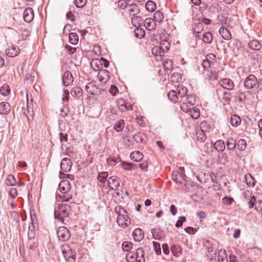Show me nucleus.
Here are the masks:
<instances>
[{
	"label": "nucleus",
	"mask_w": 262,
	"mask_h": 262,
	"mask_svg": "<svg viewBox=\"0 0 262 262\" xmlns=\"http://www.w3.org/2000/svg\"><path fill=\"white\" fill-rule=\"evenodd\" d=\"M71 211V206L67 204H60L58 208L54 211L55 219H58L62 222L64 221V217H68Z\"/></svg>",
	"instance_id": "f03ea898"
},
{
	"label": "nucleus",
	"mask_w": 262,
	"mask_h": 262,
	"mask_svg": "<svg viewBox=\"0 0 262 262\" xmlns=\"http://www.w3.org/2000/svg\"><path fill=\"white\" fill-rule=\"evenodd\" d=\"M34 76L33 73L26 74L25 79L28 83L32 84L34 81Z\"/></svg>",
	"instance_id": "09e8293b"
},
{
	"label": "nucleus",
	"mask_w": 262,
	"mask_h": 262,
	"mask_svg": "<svg viewBox=\"0 0 262 262\" xmlns=\"http://www.w3.org/2000/svg\"><path fill=\"white\" fill-rule=\"evenodd\" d=\"M171 251L174 256L178 257L182 253V248L179 246L173 245L171 247Z\"/></svg>",
	"instance_id": "cd10ccee"
},
{
	"label": "nucleus",
	"mask_w": 262,
	"mask_h": 262,
	"mask_svg": "<svg viewBox=\"0 0 262 262\" xmlns=\"http://www.w3.org/2000/svg\"><path fill=\"white\" fill-rule=\"evenodd\" d=\"M124 127V121L123 120H119L117 121L114 125V128L117 132H119L122 130Z\"/></svg>",
	"instance_id": "c756f323"
},
{
	"label": "nucleus",
	"mask_w": 262,
	"mask_h": 262,
	"mask_svg": "<svg viewBox=\"0 0 262 262\" xmlns=\"http://www.w3.org/2000/svg\"><path fill=\"white\" fill-rule=\"evenodd\" d=\"M178 95L181 97L186 96L187 94L188 90L187 88L182 85H180L178 86Z\"/></svg>",
	"instance_id": "2f4dec72"
},
{
	"label": "nucleus",
	"mask_w": 262,
	"mask_h": 262,
	"mask_svg": "<svg viewBox=\"0 0 262 262\" xmlns=\"http://www.w3.org/2000/svg\"><path fill=\"white\" fill-rule=\"evenodd\" d=\"M85 90L92 95H99L101 93L100 89L93 83L89 82L85 85Z\"/></svg>",
	"instance_id": "6e6552de"
},
{
	"label": "nucleus",
	"mask_w": 262,
	"mask_h": 262,
	"mask_svg": "<svg viewBox=\"0 0 262 262\" xmlns=\"http://www.w3.org/2000/svg\"><path fill=\"white\" fill-rule=\"evenodd\" d=\"M121 105L124 106V108H121V112H124L126 110H132L133 105L128 104L125 100H122V104H120Z\"/></svg>",
	"instance_id": "3c124183"
},
{
	"label": "nucleus",
	"mask_w": 262,
	"mask_h": 262,
	"mask_svg": "<svg viewBox=\"0 0 262 262\" xmlns=\"http://www.w3.org/2000/svg\"><path fill=\"white\" fill-rule=\"evenodd\" d=\"M20 52L19 47L16 45H11L6 50V53L7 56L11 57H15Z\"/></svg>",
	"instance_id": "0eeeda50"
},
{
	"label": "nucleus",
	"mask_w": 262,
	"mask_h": 262,
	"mask_svg": "<svg viewBox=\"0 0 262 262\" xmlns=\"http://www.w3.org/2000/svg\"><path fill=\"white\" fill-rule=\"evenodd\" d=\"M11 89L9 86L7 84H4L0 89V93L3 96H7L10 92Z\"/></svg>",
	"instance_id": "58836bf2"
},
{
	"label": "nucleus",
	"mask_w": 262,
	"mask_h": 262,
	"mask_svg": "<svg viewBox=\"0 0 262 262\" xmlns=\"http://www.w3.org/2000/svg\"><path fill=\"white\" fill-rule=\"evenodd\" d=\"M86 0H75V6L77 8H82L86 4Z\"/></svg>",
	"instance_id": "5fc2aeb1"
},
{
	"label": "nucleus",
	"mask_w": 262,
	"mask_h": 262,
	"mask_svg": "<svg viewBox=\"0 0 262 262\" xmlns=\"http://www.w3.org/2000/svg\"><path fill=\"white\" fill-rule=\"evenodd\" d=\"M195 136L196 137V140L198 141H200V142H204L206 139V137L204 130H197L195 133Z\"/></svg>",
	"instance_id": "393cba45"
},
{
	"label": "nucleus",
	"mask_w": 262,
	"mask_h": 262,
	"mask_svg": "<svg viewBox=\"0 0 262 262\" xmlns=\"http://www.w3.org/2000/svg\"><path fill=\"white\" fill-rule=\"evenodd\" d=\"M135 35L137 38H142L145 35V31L140 28H137L134 30Z\"/></svg>",
	"instance_id": "ea45409f"
},
{
	"label": "nucleus",
	"mask_w": 262,
	"mask_h": 262,
	"mask_svg": "<svg viewBox=\"0 0 262 262\" xmlns=\"http://www.w3.org/2000/svg\"><path fill=\"white\" fill-rule=\"evenodd\" d=\"M72 162L70 159L63 158L60 163V168L64 172H67L70 171L72 167Z\"/></svg>",
	"instance_id": "1a4fd4ad"
},
{
	"label": "nucleus",
	"mask_w": 262,
	"mask_h": 262,
	"mask_svg": "<svg viewBox=\"0 0 262 262\" xmlns=\"http://www.w3.org/2000/svg\"><path fill=\"white\" fill-rule=\"evenodd\" d=\"M230 122L233 126H237L241 123V118L237 115H232L231 116Z\"/></svg>",
	"instance_id": "4be33fe9"
},
{
	"label": "nucleus",
	"mask_w": 262,
	"mask_h": 262,
	"mask_svg": "<svg viewBox=\"0 0 262 262\" xmlns=\"http://www.w3.org/2000/svg\"><path fill=\"white\" fill-rule=\"evenodd\" d=\"M71 95L73 97H80L82 94V91L79 87H75L71 91Z\"/></svg>",
	"instance_id": "e433bc0d"
},
{
	"label": "nucleus",
	"mask_w": 262,
	"mask_h": 262,
	"mask_svg": "<svg viewBox=\"0 0 262 262\" xmlns=\"http://www.w3.org/2000/svg\"><path fill=\"white\" fill-rule=\"evenodd\" d=\"M144 26L148 30H154L156 28V20L151 18H146L144 20Z\"/></svg>",
	"instance_id": "4468645a"
},
{
	"label": "nucleus",
	"mask_w": 262,
	"mask_h": 262,
	"mask_svg": "<svg viewBox=\"0 0 262 262\" xmlns=\"http://www.w3.org/2000/svg\"><path fill=\"white\" fill-rule=\"evenodd\" d=\"M130 157L132 160L136 162H139L143 158L142 154L138 151L132 152Z\"/></svg>",
	"instance_id": "a878e982"
},
{
	"label": "nucleus",
	"mask_w": 262,
	"mask_h": 262,
	"mask_svg": "<svg viewBox=\"0 0 262 262\" xmlns=\"http://www.w3.org/2000/svg\"><path fill=\"white\" fill-rule=\"evenodd\" d=\"M62 253L65 259L69 258V257H71V256H75L74 253L69 246L63 247L62 248Z\"/></svg>",
	"instance_id": "f3484780"
},
{
	"label": "nucleus",
	"mask_w": 262,
	"mask_h": 262,
	"mask_svg": "<svg viewBox=\"0 0 262 262\" xmlns=\"http://www.w3.org/2000/svg\"><path fill=\"white\" fill-rule=\"evenodd\" d=\"M186 217L185 216H182L179 217V219L177 221V223H176V227L177 228L180 227L183 222L186 221Z\"/></svg>",
	"instance_id": "680f3d73"
},
{
	"label": "nucleus",
	"mask_w": 262,
	"mask_h": 262,
	"mask_svg": "<svg viewBox=\"0 0 262 262\" xmlns=\"http://www.w3.org/2000/svg\"><path fill=\"white\" fill-rule=\"evenodd\" d=\"M34 18V12L32 9L28 8L24 12V20L27 23L31 22Z\"/></svg>",
	"instance_id": "ddd939ff"
},
{
	"label": "nucleus",
	"mask_w": 262,
	"mask_h": 262,
	"mask_svg": "<svg viewBox=\"0 0 262 262\" xmlns=\"http://www.w3.org/2000/svg\"><path fill=\"white\" fill-rule=\"evenodd\" d=\"M27 247L31 249H34L35 246V241L34 237H29L27 244Z\"/></svg>",
	"instance_id": "603ef678"
},
{
	"label": "nucleus",
	"mask_w": 262,
	"mask_h": 262,
	"mask_svg": "<svg viewBox=\"0 0 262 262\" xmlns=\"http://www.w3.org/2000/svg\"><path fill=\"white\" fill-rule=\"evenodd\" d=\"M115 212L118 214L117 222L119 226L125 228L130 225V220L128 219L127 211L125 209L118 206L115 208Z\"/></svg>",
	"instance_id": "f257e3e1"
},
{
	"label": "nucleus",
	"mask_w": 262,
	"mask_h": 262,
	"mask_svg": "<svg viewBox=\"0 0 262 262\" xmlns=\"http://www.w3.org/2000/svg\"><path fill=\"white\" fill-rule=\"evenodd\" d=\"M233 201H234V200L233 198H230V197H227V196H225L222 199L223 203L224 204L227 205H229L231 204L232 203V202H233Z\"/></svg>",
	"instance_id": "13d9d810"
},
{
	"label": "nucleus",
	"mask_w": 262,
	"mask_h": 262,
	"mask_svg": "<svg viewBox=\"0 0 262 262\" xmlns=\"http://www.w3.org/2000/svg\"><path fill=\"white\" fill-rule=\"evenodd\" d=\"M122 167L125 170H130L132 169V164L129 163L123 162L122 163Z\"/></svg>",
	"instance_id": "69168bd1"
},
{
	"label": "nucleus",
	"mask_w": 262,
	"mask_h": 262,
	"mask_svg": "<svg viewBox=\"0 0 262 262\" xmlns=\"http://www.w3.org/2000/svg\"><path fill=\"white\" fill-rule=\"evenodd\" d=\"M128 10L130 15L133 16L137 15L140 13V10L138 6L135 4H132L128 6Z\"/></svg>",
	"instance_id": "412c9836"
},
{
	"label": "nucleus",
	"mask_w": 262,
	"mask_h": 262,
	"mask_svg": "<svg viewBox=\"0 0 262 262\" xmlns=\"http://www.w3.org/2000/svg\"><path fill=\"white\" fill-rule=\"evenodd\" d=\"M6 183L8 186L15 185L16 184V180L14 176L12 174L8 175L6 180Z\"/></svg>",
	"instance_id": "72a5a7b5"
},
{
	"label": "nucleus",
	"mask_w": 262,
	"mask_h": 262,
	"mask_svg": "<svg viewBox=\"0 0 262 262\" xmlns=\"http://www.w3.org/2000/svg\"><path fill=\"white\" fill-rule=\"evenodd\" d=\"M236 146L239 150L244 151L247 146L246 141L244 139H240L236 143Z\"/></svg>",
	"instance_id": "a19ab883"
},
{
	"label": "nucleus",
	"mask_w": 262,
	"mask_h": 262,
	"mask_svg": "<svg viewBox=\"0 0 262 262\" xmlns=\"http://www.w3.org/2000/svg\"><path fill=\"white\" fill-rule=\"evenodd\" d=\"M59 189L62 193H67L71 189V184L67 180H62L59 184Z\"/></svg>",
	"instance_id": "9d476101"
},
{
	"label": "nucleus",
	"mask_w": 262,
	"mask_h": 262,
	"mask_svg": "<svg viewBox=\"0 0 262 262\" xmlns=\"http://www.w3.org/2000/svg\"><path fill=\"white\" fill-rule=\"evenodd\" d=\"M255 209L258 211H262V200L256 202L255 203Z\"/></svg>",
	"instance_id": "e2e57ef3"
},
{
	"label": "nucleus",
	"mask_w": 262,
	"mask_h": 262,
	"mask_svg": "<svg viewBox=\"0 0 262 262\" xmlns=\"http://www.w3.org/2000/svg\"><path fill=\"white\" fill-rule=\"evenodd\" d=\"M219 162L221 164H224L227 161L228 157L225 154H222L219 156Z\"/></svg>",
	"instance_id": "bf43d9fd"
},
{
	"label": "nucleus",
	"mask_w": 262,
	"mask_h": 262,
	"mask_svg": "<svg viewBox=\"0 0 262 262\" xmlns=\"http://www.w3.org/2000/svg\"><path fill=\"white\" fill-rule=\"evenodd\" d=\"M236 95L238 97V100L240 102H244L246 99V96L244 92H238L236 93Z\"/></svg>",
	"instance_id": "052dcab7"
},
{
	"label": "nucleus",
	"mask_w": 262,
	"mask_h": 262,
	"mask_svg": "<svg viewBox=\"0 0 262 262\" xmlns=\"http://www.w3.org/2000/svg\"><path fill=\"white\" fill-rule=\"evenodd\" d=\"M167 96L168 98L173 102H177L178 99V95L177 94V92L174 90L170 91Z\"/></svg>",
	"instance_id": "4c0bfd02"
},
{
	"label": "nucleus",
	"mask_w": 262,
	"mask_h": 262,
	"mask_svg": "<svg viewBox=\"0 0 262 262\" xmlns=\"http://www.w3.org/2000/svg\"><path fill=\"white\" fill-rule=\"evenodd\" d=\"M65 49L67 50V51L70 54L75 53L77 50L76 48L72 47L68 45L65 46Z\"/></svg>",
	"instance_id": "0e129e2a"
},
{
	"label": "nucleus",
	"mask_w": 262,
	"mask_h": 262,
	"mask_svg": "<svg viewBox=\"0 0 262 262\" xmlns=\"http://www.w3.org/2000/svg\"><path fill=\"white\" fill-rule=\"evenodd\" d=\"M201 129L204 130V132H208L211 128V125L207 121H204L201 123Z\"/></svg>",
	"instance_id": "8fccbe9b"
},
{
	"label": "nucleus",
	"mask_w": 262,
	"mask_h": 262,
	"mask_svg": "<svg viewBox=\"0 0 262 262\" xmlns=\"http://www.w3.org/2000/svg\"><path fill=\"white\" fill-rule=\"evenodd\" d=\"M152 53L156 56H162L163 55L164 51L161 50L160 47H155L151 50Z\"/></svg>",
	"instance_id": "37998d69"
},
{
	"label": "nucleus",
	"mask_w": 262,
	"mask_h": 262,
	"mask_svg": "<svg viewBox=\"0 0 262 262\" xmlns=\"http://www.w3.org/2000/svg\"><path fill=\"white\" fill-rule=\"evenodd\" d=\"M133 236L135 241L140 242L144 237V232L142 229L137 228L133 231Z\"/></svg>",
	"instance_id": "dca6fc26"
},
{
	"label": "nucleus",
	"mask_w": 262,
	"mask_h": 262,
	"mask_svg": "<svg viewBox=\"0 0 262 262\" xmlns=\"http://www.w3.org/2000/svg\"><path fill=\"white\" fill-rule=\"evenodd\" d=\"M152 243L155 252L158 255L161 254V250L160 247V244L156 242H153Z\"/></svg>",
	"instance_id": "4d7b16f0"
},
{
	"label": "nucleus",
	"mask_w": 262,
	"mask_h": 262,
	"mask_svg": "<svg viewBox=\"0 0 262 262\" xmlns=\"http://www.w3.org/2000/svg\"><path fill=\"white\" fill-rule=\"evenodd\" d=\"M257 78L253 74L248 75L244 81V86L247 90H251L257 87Z\"/></svg>",
	"instance_id": "20e7f679"
},
{
	"label": "nucleus",
	"mask_w": 262,
	"mask_h": 262,
	"mask_svg": "<svg viewBox=\"0 0 262 262\" xmlns=\"http://www.w3.org/2000/svg\"><path fill=\"white\" fill-rule=\"evenodd\" d=\"M9 194L12 198L15 199L18 195L17 190L14 188H11L9 190Z\"/></svg>",
	"instance_id": "6e6d98bb"
},
{
	"label": "nucleus",
	"mask_w": 262,
	"mask_h": 262,
	"mask_svg": "<svg viewBox=\"0 0 262 262\" xmlns=\"http://www.w3.org/2000/svg\"><path fill=\"white\" fill-rule=\"evenodd\" d=\"M11 111V106L8 102H3L0 103V114L7 115Z\"/></svg>",
	"instance_id": "2eb2a0df"
},
{
	"label": "nucleus",
	"mask_w": 262,
	"mask_h": 262,
	"mask_svg": "<svg viewBox=\"0 0 262 262\" xmlns=\"http://www.w3.org/2000/svg\"><path fill=\"white\" fill-rule=\"evenodd\" d=\"M163 66L166 70L170 71L172 69L173 62L171 59H167L163 62Z\"/></svg>",
	"instance_id": "c03bdc74"
},
{
	"label": "nucleus",
	"mask_w": 262,
	"mask_h": 262,
	"mask_svg": "<svg viewBox=\"0 0 262 262\" xmlns=\"http://www.w3.org/2000/svg\"><path fill=\"white\" fill-rule=\"evenodd\" d=\"M219 33L224 39L229 40L231 38L230 32L226 28L221 27L219 30Z\"/></svg>",
	"instance_id": "6ab92c4d"
},
{
	"label": "nucleus",
	"mask_w": 262,
	"mask_h": 262,
	"mask_svg": "<svg viewBox=\"0 0 262 262\" xmlns=\"http://www.w3.org/2000/svg\"><path fill=\"white\" fill-rule=\"evenodd\" d=\"M135 259L137 262H145L144 251L142 248H139L136 250Z\"/></svg>",
	"instance_id": "a211bd4d"
},
{
	"label": "nucleus",
	"mask_w": 262,
	"mask_h": 262,
	"mask_svg": "<svg viewBox=\"0 0 262 262\" xmlns=\"http://www.w3.org/2000/svg\"><path fill=\"white\" fill-rule=\"evenodd\" d=\"M110 92L113 96H115L118 92V88L116 86L112 85L110 89Z\"/></svg>",
	"instance_id": "774afa93"
},
{
	"label": "nucleus",
	"mask_w": 262,
	"mask_h": 262,
	"mask_svg": "<svg viewBox=\"0 0 262 262\" xmlns=\"http://www.w3.org/2000/svg\"><path fill=\"white\" fill-rule=\"evenodd\" d=\"M218 260L219 262H228L226 250H220L218 253Z\"/></svg>",
	"instance_id": "c85d7f7f"
},
{
	"label": "nucleus",
	"mask_w": 262,
	"mask_h": 262,
	"mask_svg": "<svg viewBox=\"0 0 262 262\" xmlns=\"http://www.w3.org/2000/svg\"><path fill=\"white\" fill-rule=\"evenodd\" d=\"M213 39L212 34L210 32H206L203 34V40L205 43H210Z\"/></svg>",
	"instance_id": "c9c22d12"
},
{
	"label": "nucleus",
	"mask_w": 262,
	"mask_h": 262,
	"mask_svg": "<svg viewBox=\"0 0 262 262\" xmlns=\"http://www.w3.org/2000/svg\"><path fill=\"white\" fill-rule=\"evenodd\" d=\"M154 18L156 21L161 23L164 18V15L160 11H157L154 14Z\"/></svg>",
	"instance_id": "f704fd0d"
},
{
	"label": "nucleus",
	"mask_w": 262,
	"mask_h": 262,
	"mask_svg": "<svg viewBox=\"0 0 262 262\" xmlns=\"http://www.w3.org/2000/svg\"><path fill=\"white\" fill-rule=\"evenodd\" d=\"M108 177V172L106 171H103L99 172L97 177L98 181L101 183H104L105 182L106 180Z\"/></svg>",
	"instance_id": "473e14b6"
},
{
	"label": "nucleus",
	"mask_w": 262,
	"mask_h": 262,
	"mask_svg": "<svg viewBox=\"0 0 262 262\" xmlns=\"http://www.w3.org/2000/svg\"><path fill=\"white\" fill-rule=\"evenodd\" d=\"M204 29V26L202 23H198L195 24V27L193 28L195 33H199L201 32Z\"/></svg>",
	"instance_id": "de8ad7c7"
},
{
	"label": "nucleus",
	"mask_w": 262,
	"mask_h": 262,
	"mask_svg": "<svg viewBox=\"0 0 262 262\" xmlns=\"http://www.w3.org/2000/svg\"><path fill=\"white\" fill-rule=\"evenodd\" d=\"M170 47V44L166 41L162 43L160 45V48L161 50L164 51V53L167 52L169 49Z\"/></svg>",
	"instance_id": "864d4df0"
},
{
	"label": "nucleus",
	"mask_w": 262,
	"mask_h": 262,
	"mask_svg": "<svg viewBox=\"0 0 262 262\" xmlns=\"http://www.w3.org/2000/svg\"><path fill=\"white\" fill-rule=\"evenodd\" d=\"M145 7L148 11L153 12L156 9V6L154 2L148 1L146 3Z\"/></svg>",
	"instance_id": "79ce46f5"
},
{
	"label": "nucleus",
	"mask_w": 262,
	"mask_h": 262,
	"mask_svg": "<svg viewBox=\"0 0 262 262\" xmlns=\"http://www.w3.org/2000/svg\"><path fill=\"white\" fill-rule=\"evenodd\" d=\"M74 79L71 72L69 71H66L62 77V82L64 86H68L73 83Z\"/></svg>",
	"instance_id": "9b49d317"
},
{
	"label": "nucleus",
	"mask_w": 262,
	"mask_h": 262,
	"mask_svg": "<svg viewBox=\"0 0 262 262\" xmlns=\"http://www.w3.org/2000/svg\"><path fill=\"white\" fill-rule=\"evenodd\" d=\"M236 141L233 138H228L226 140L227 148L228 150H234L236 147Z\"/></svg>",
	"instance_id": "bb28decb"
},
{
	"label": "nucleus",
	"mask_w": 262,
	"mask_h": 262,
	"mask_svg": "<svg viewBox=\"0 0 262 262\" xmlns=\"http://www.w3.org/2000/svg\"><path fill=\"white\" fill-rule=\"evenodd\" d=\"M69 39L70 42L72 45H76L78 42V36L76 33H70Z\"/></svg>",
	"instance_id": "7c9ffc66"
},
{
	"label": "nucleus",
	"mask_w": 262,
	"mask_h": 262,
	"mask_svg": "<svg viewBox=\"0 0 262 262\" xmlns=\"http://www.w3.org/2000/svg\"><path fill=\"white\" fill-rule=\"evenodd\" d=\"M107 185L111 189L117 190L120 186L119 179L115 176L110 177L107 180Z\"/></svg>",
	"instance_id": "423d86ee"
},
{
	"label": "nucleus",
	"mask_w": 262,
	"mask_h": 262,
	"mask_svg": "<svg viewBox=\"0 0 262 262\" xmlns=\"http://www.w3.org/2000/svg\"><path fill=\"white\" fill-rule=\"evenodd\" d=\"M249 47L253 50H259L261 48L260 42L256 39L251 40L249 42Z\"/></svg>",
	"instance_id": "5701e85b"
},
{
	"label": "nucleus",
	"mask_w": 262,
	"mask_h": 262,
	"mask_svg": "<svg viewBox=\"0 0 262 262\" xmlns=\"http://www.w3.org/2000/svg\"><path fill=\"white\" fill-rule=\"evenodd\" d=\"M185 174L183 172L175 171L172 172V179L178 185V188L184 189Z\"/></svg>",
	"instance_id": "7ed1b4c3"
},
{
	"label": "nucleus",
	"mask_w": 262,
	"mask_h": 262,
	"mask_svg": "<svg viewBox=\"0 0 262 262\" xmlns=\"http://www.w3.org/2000/svg\"><path fill=\"white\" fill-rule=\"evenodd\" d=\"M216 255V250H214L211 249L210 251H208V254H207V256L210 258V259H212L213 258H215Z\"/></svg>",
	"instance_id": "338daca9"
},
{
	"label": "nucleus",
	"mask_w": 262,
	"mask_h": 262,
	"mask_svg": "<svg viewBox=\"0 0 262 262\" xmlns=\"http://www.w3.org/2000/svg\"><path fill=\"white\" fill-rule=\"evenodd\" d=\"M145 136V135L143 133H136L133 137L134 140L137 143H141L143 141V137Z\"/></svg>",
	"instance_id": "49530a36"
},
{
	"label": "nucleus",
	"mask_w": 262,
	"mask_h": 262,
	"mask_svg": "<svg viewBox=\"0 0 262 262\" xmlns=\"http://www.w3.org/2000/svg\"><path fill=\"white\" fill-rule=\"evenodd\" d=\"M214 147L217 151L222 152L225 149V142L222 140H219L214 143Z\"/></svg>",
	"instance_id": "aec40b11"
},
{
	"label": "nucleus",
	"mask_w": 262,
	"mask_h": 262,
	"mask_svg": "<svg viewBox=\"0 0 262 262\" xmlns=\"http://www.w3.org/2000/svg\"><path fill=\"white\" fill-rule=\"evenodd\" d=\"M219 83L223 88L229 90H232L234 86L233 82L228 78L222 79L219 81Z\"/></svg>",
	"instance_id": "f8f14e48"
},
{
	"label": "nucleus",
	"mask_w": 262,
	"mask_h": 262,
	"mask_svg": "<svg viewBox=\"0 0 262 262\" xmlns=\"http://www.w3.org/2000/svg\"><path fill=\"white\" fill-rule=\"evenodd\" d=\"M133 244L129 242H124L122 245V250L125 252H129L131 250Z\"/></svg>",
	"instance_id": "a18cd8bd"
},
{
	"label": "nucleus",
	"mask_w": 262,
	"mask_h": 262,
	"mask_svg": "<svg viewBox=\"0 0 262 262\" xmlns=\"http://www.w3.org/2000/svg\"><path fill=\"white\" fill-rule=\"evenodd\" d=\"M57 235L58 238L62 241H66L70 237L69 230L64 227H60L58 228Z\"/></svg>",
	"instance_id": "39448f33"
},
{
	"label": "nucleus",
	"mask_w": 262,
	"mask_h": 262,
	"mask_svg": "<svg viewBox=\"0 0 262 262\" xmlns=\"http://www.w3.org/2000/svg\"><path fill=\"white\" fill-rule=\"evenodd\" d=\"M245 180L247 185L250 187H253L255 184V181L252 176L250 173L245 175Z\"/></svg>",
	"instance_id": "b1692460"
}]
</instances>
